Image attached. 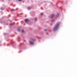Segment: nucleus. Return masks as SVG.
Wrapping results in <instances>:
<instances>
[{
	"mask_svg": "<svg viewBox=\"0 0 77 77\" xmlns=\"http://www.w3.org/2000/svg\"><path fill=\"white\" fill-rule=\"evenodd\" d=\"M43 13H41L40 14V15H41V16H42V15H43Z\"/></svg>",
	"mask_w": 77,
	"mask_h": 77,
	"instance_id": "obj_8",
	"label": "nucleus"
},
{
	"mask_svg": "<svg viewBox=\"0 0 77 77\" xmlns=\"http://www.w3.org/2000/svg\"><path fill=\"white\" fill-rule=\"evenodd\" d=\"M30 9H31V7H28L27 8V9L28 10H30Z\"/></svg>",
	"mask_w": 77,
	"mask_h": 77,
	"instance_id": "obj_3",
	"label": "nucleus"
},
{
	"mask_svg": "<svg viewBox=\"0 0 77 77\" xmlns=\"http://www.w3.org/2000/svg\"><path fill=\"white\" fill-rule=\"evenodd\" d=\"M29 21V20L28 19H26L25 20V21L26 23H27Z\"/></svg>",
	"mask_w": 77,
	"mask_h": 77,
	"instance_id": "obj_2",
	"label": "nucleus"
},
{
	"mask_svg": "<svg viewBox=\"0 0 77 77\" xmlns=\"http://www.w3.org/2000/svg\"><path fill=\"white\" fill-rule=\"evenodd\" d=\"M20 31V30H18V31Z\"/></svg>",
	"mask_w": 77,
	"mask_h": 77,
	"instance_id": "obj_14",
	"label": "nucleus"
},
{
	"mask_svg": "<svg viewBox=\"0 0 77 77\" xmlns=\"http://www.w3.org/2000/svg\"><path fill=\"white\" fill-rule=\"evenodd\" d=\"M24 32V31L23 30H21L22 33H23V32Z\"/></svg>",
	"mask_w": 77,
	"mask_h": 77,
	"instance_id": "obj_9",
	"label": "nucleus"
},
{
	"mask_svg": "<svg viewBox=\"0 0 77 77\" xmlns=\"http://www.w3.org/2000/svg\"><path fill=\"white\" fill-rule=\"evenodd\" d=\"M34 20H35V21H36V20H37V19L36 18H35L34 19Z\"/></svg>",
	"mask_w": 77,
	"mask_h": 77,
	"instance_id": "obj_10",
	"label": "nucleus"
},
{
	"mask_svg": "<svg viewBox=\"0 0 77 77\" xmlns=\"http://www.w3.org/2000/svg\"><path fill=\"white\" fill-rule=\"evenodd\" d=\"M44 31H47V29H45L44 30Z\"/></svg>",
	"mask_w": 77,
	"mask_h": 77,
	"instance_id": "obj_11",
	"label": "nucleus"
},
{
	"mask_svg": "<svg viewBox=\"0 0 77 77\" xmlns=\"http://www.w3.org/2000/svg\"><path fill=\"white\" fill-rule=\"evenodd\" d=\"M32 41H35L34 40H33V39H32Z\"/></svg>",
	"mask_w": 77,
	"mask_h": 77,
	"instance_id": "obj_13",
	"label": "nucleus"
},
{
	"mask_svg": "<svg viewBox=\"0 0 77 77\" xmlns=\"http://www.w3.org/2000/svg\"><path fill=\"white\" fill-rule=\"evenodd\" d=\"M59 23H57L53 29L54 31H56V30H57L58 27H59Z\"/></svg>",
	"mask_w": 77,
	"mask_h": 77,
	"instance_id": "obj_1",
	"label": "nucleus"
},
{
	"mask_svg": "<svg viewBox=\"0 0 77 77\" xmlns=\"http://www.w3.org/2000/svg\"><path fill=\"white\" fill-rule=\"evenodd\" d=\"M59 14L57 13V15H56V17H59Z\"/></svg>",
	"mask_w": 77,
	"mask_h": 77,
	"instance_id": "obj_5",
	"label": "nucleus"
},
{
	"mask_svg": "<svg viewBox=\"0 0 77 77\" xmlns=\"http://www.w3.org/2000/svg\"><path fill=\"white\" fill-rule=\"evenodd\" d=\"M10 25H12V24L11 23H10Z\"/></svg>",
	"mask_w": 77,
	"mask_h": 77,
	"instance_id": "obj_12",
	"label": "nucleus"
},
{
	"mask_svg": "<svg viewBox=\"0 0 77 77\" xmlns=\"http://www.w3.org/2000/svg\"><path fill=\"white\" fill-rule=\"evenodd\" d=\"M1 10H3L4 9V8L2 7H1Z\"/></svg>",
	"mask_w": 77,
	"mask_h": 77,
	"instance_id": "obj_7",
	"label": "nucleus"
},
{
	"mask_svg": "<svg viewBox=\"0 0 77 77\" xmlns=\"http://www.w3.org/2000/svg\"><path fill=\"white\" fill-rule=\"evenodd\" d=\"M30 43L31 45H33V42H30Z\"/></svg>",
	"mask_w": 77,
	"mask_h": 77,
	"instance_id": "obj_4",
	"label": "nucleus"
},
{
	"mask_svg": "<svg viewBox=\"0 0 77 77\" xmlns=\"http://www.w3.org/2000/svg\"><path fill=\"white\" fill-rule=\"evenodd\" d=\"M54 17V14H52L51 16V18H53V17Z\"/></svg>",
	"mask_w": 77,
	"mask_h": 77,
	"instance_id": "obj_6",
	"label": "nucleus"
}]
</instances>
